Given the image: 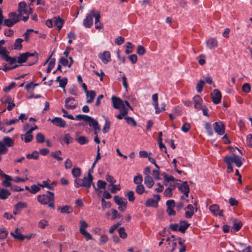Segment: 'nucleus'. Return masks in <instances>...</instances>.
Here are the masks:
<instances>
[{
  "instance_id": "obj_7",
  "label": "nucleus",
  "mask_w": 252,
  "mask_h": 252,
  "mask_svg": "<svg viewBox=\"0 0 252 252\" xmlns=\"http://www.w3.org/2000/svg\"><path fill=\"white\" fill-rule=\"evenodd\" d=\"M86 122H89V125L90 127H92L94 130V134H97V131H100V126L97 121L94 120L93 118L88 116L87 118Z\"/></svg>"
},
{
  "instance_id": "obj_3",
  "label": "nucleus",
  "mask_w": 252,
  "mask_h": 252,
  "mask_svg": "<svg viewBox=\"0 0 252 252\" xmlns=\"http://www.w3.org/2000/svg\"><path fill=\"white\" fill-rule=\"evenodd\" d=\"M38 201L43 205L48 204V207L55 209L54 193L53 192L47 191V194H39L37 196Z\"/></svg>"
},
{
  "instance_id": "obj_13",
  "label": "nucleus",
  "mask_w": 252,
  "mask_h": 252,
  "mask_svg": "<svg viewBox=\"0 0 252 252\" xmlns=\"http://www.w3.org/2000/svg\"><path fill=\"white\" fill-rule=\"evenodd\" d=\"M98 57L105 64H107L111 60V55L109 51H104L103 53L99 54Z\"/></svg>"
},
{
  "instance_id": "obj_17",
  "label": "nucleus",
  "mask_w": 252,
  "mask_h": 252,
  "mask_svg": "<svg viewBox=\"0 0 252 252\" xmlns=\"http://www.w3.org/2000/svg\"><path fill=\"white\" fill-rule=\"evenodd\" d=\"M27 4L25 1H21L18 4V12L20 15H21L22 13L28 14V11L26 9Z\"/></svg>"
},
{
  "instance_id": "obj_16",
  "label": "nucleus",
  "mask_w": 252,
  "mask_h": 252,
  "mask_svg": "<svg viewBox=\"0 0 252 252\" xmlns=\"http://www.w3.org/2000/svg\"><path fill=\"white\" fill-rule=\"evenodd\" d=\"M193 99L194 103V108L196 109H200L201 107L202 106H201V103L202 102V98L200 96L196 95L193 97Z\"/></svg>"
},
{
  "instance_id": "obj_24",
  "label": "nucleus",
  "mask_w": 252,
  "mask_h": 252,
  "mask_svg": "<svg viewBox=\"0 0 252 252\" xmlns=\"http://www.w3.org/2000/svg\"><path fill=\"white\" fill-rule=\"evenodd\" d=\"M10 234L13 236L15 239L23 241L26 237L20 233L18 228L15 229L14 232H11Z\"/></svg>"
},
{
  "instance_id": "obj_23",
  "label": "nucleus",
  "mask_w": 252,
  "mask_h": 252,
  "mask_svg": "<svg viewBox=\"0 0 252 252\" xmlns=\"http://www.w3.org/2000/svg\"><path fill=\"white\" fill-rule=\"evenodd\" d=\"M100 14L99 11H97V15L95 19V28L100 31L103 28L102 24L100 22Z\"/></svg>"
},
{
  "instance_id": "obj_26",
  "label": "nucleus",
  "mask_w": 252,
  "mask_h": 252,
  "mask_svg": "<svg viewBox=\"0 0 252 252\" xmlns=\"http://www.w3.org/2000/svg\"><path fill=\"white\" fill-rule=\"evenodd\" d=\"M21 16L19 14H17L15 12H12L8 14L9 18L12 20V22H14L15 24L17 23L19 21V17Z\"/></svg>"
},
{
  "instance_id": "obj_50",
  "label": "nucleus",
  "mask_w": 252,
  "mask_h": 252,
  "mask_svg": "<svg viewBox=\"0 0 252 252\" xmlns=\"http://www.w3.org/2000/svg\"><path fill=\"white\" fill-rule=\"evenodd\" d=\"M59 63L64 66L69 67V61L68 60L64 57H61L59 59Z\"/></svg>"
},
{
  "instance_id": "obj_61",
  "label": "nucleus",
  "mask_w": 252,
  "mask_h": 252,
  "mask_svg": "<svg viewBox=\"0 0 252 252\" xmlns=\"http://www.w3.org/2000/svg\"><path fill=\"white\" fill-rule=\"evenodd\" d=\"M0 56L2 59L7 61L9 56L6 54V49H2V50H0Z\"/></svg>"
},
{
  "instance_id": "obj_58",
  "label": "nucleus",
  "mask_w": 252,
  "mask_h": 252,
  "mask_svg": "<svg viewBox=\"0 0 252 252\" xmlns=\"http://www.w3.org/2000/svg\"><path fill=\"white\" fill-rule=\"evenodd\" d=\"M142 181H143V178H142V175H138L134 177L133 182L135 184L140 185V184H141Z\"/></svg>"
},
{
  "instance_id": "obj_21",
  "label": "nucleus",
  "mask_w": 252,
  "mask_h": 252,
  "mask_svg": "<svg viewBox=\"0 0 252 252\" xmlns=\"http://www.w3.org/2000/svg\"><path fill=\"white\" fill-rule=\"evenodd\" d=\"M217 40L213 38L209 39L206 41L207 47L210 49H214L218 46Z\"/></svg>"
},
{
  "instance_id": "obj_51",
  "label": "nucleus",
  "mask_w": 252,
  "mask_h": 252,
  "mask_svg": "<svg viewBox=\"0 0 252 252\" xmlns=\"http://www.w3.org/2000/svg\"><path fill=\"white\" fill-rule=\"evenodd\" d=\"M102 209L105 210L106 208H110L111 207V203L109 201H106L104 198L101 199Z\"/></svg>"
},
{
  "instance_id": "obj_36",
  "label": "nucleus",
  "mask_w": 252,
  "mask_h": 252,
  "mask_svg": "<svg viewBox=\"0 0 252 252\" xmlns=\"http://www.w3.org/2000/svg\"><path fill=\"white\" fill-rule=\"evenodd\" d=\"M26 53L21 54L18 57L17 62L19 63H26L28 60Z\"/></svg>"
},
{
  "instance_id": "obj_33",
  "label": "nucleus",
  "mask_w": 252,
  "mask_h": 252,
  "mask_svg": "<svg viewBox=\"0 0 252 252\" xmlns=\"http://www.w3.org/2000/svg\"><path fill=\"white\" fill-rule=\"evenodd\" d=\"M209 210L214 216H217V214L220 211V208L218 205L213 204L209 207Z\"/></svg>"
},
{
  "instance_id": "obj_19",
  "label": "nucleus",
  "mask_w": 252,
  "mask_h": 252,
  "mask_svg": "<svg viewBox=\"0 0 252 252\" xmlns=\"http://www.w3.org/2000/svg\"><path fill=\"white\" fill-rule=\"evenodd\" d=\"M190 224L188 223L186 220H181L180 222L178 231L184 233L186 230L189 227Z\"/></svg>"
},
{
  "instance_id": "obj_37",
  "label": "nucleus",
  "mask_w": 252,
  "mask_h": 252,
  "mask_svg": "<svg viewBox=\"0 0 252 252\" xmlns=\"http://www.w3.org/2000/svg\"><path fill=\"white\" fill-rule=\"evenodd\" d=\"M204 127L206 129L209 136H212L213 135L214 132L212 128V126L209 123H205Z\"/></svg>"
},
{
  "instance_id": "obj_35",
  "label": "nucleus",
  "mask_w": 252,
  "mask_h": 252,
  "mask_svg": "<svg viewBox=\"0 0 252 252\" xmlns=\"http://www.w3.org/2000/svg\"><path fill=\"white\" fill-rule=\"evenodd\" d=\"M56 59L52 58L49 62L47 68L46 69V72L49 73L51 72L52 69L54 68L55 65Z\"/></svg>"
},
{
  "instance_id": "obj_8",
  "label": "nucleus",
  "mask_w": 252,
  "mask_h": 252,
  "mask_svg": "<svg viewBox=\"0 0 252 252\" xmlns=\"http://www.w3.org/2000/svg\"><path fill=\"white\" fill-rule=\"evenodd\" d=\"M214 129L219 135H222L225 132V125L220 121L216 122L213 125Z\"/></svg>"
},
{
  "instance_id": "obj_42",
  "label": "nucleus",
  "mask_w": 252,
  "mask_h": 252,
  "mask_svg": "<svg viewBox=\"0 0 252 252\" xmlns=\"http://www.w3.org/2000/svg\"><path fill=\"white\" fill-rule=\"evenodd\" d=\"M204 83L205 81L202 80H200L198 81L196 86V90L198 93H201L202 91Z\"/></svg>"
},
{
  "instance_id": "obj_1",
  "label": "nucleus",
  "mask_w": 252,
  "mask_h": 252,
  "mask_svg": "<svg viewBox=\"0 0 252 252\" xmlns=\"http://www.w3.org/2000/svg\"><path fill=\"white\" fill-rule=\"evenodd\" d=\"M245 159L240 156L233 154L232 156H226L223 158V161L227 165V171L228 173L233 171L232 163H234L236 166L239 168L243 164V161Z\"/></svg>"
},
{
  "instance_id": "obj_59",
  "label": "nucleus",
  "mask_w": 252,
  "mask_h": 252,
  "mask_svg": "<svg viewBox=\"0 0 252 252\" xmlns=\"http://www.w3.org/2000/svg\"><path fill=\"white\" fill-rule=\"evenodd\" d=\"M8 152V149L2 142L0 141V154H4Z\"/></svg>"
},
{
  "instance_id": "obj_10",
  "label": "nucleus",
  "mask_w": 252,
  "mask_h": 252,
  "mask_svg": "<svg viewBox=\"0 0 252 252\" xmlns=\"http://www.w3.org/2000/svg\"><path fill=\"white\" fill-rule=\"evenodd\" d=\"M213 102L215 104L220 103L221 98V94L220 92L218 90H214L213 93L211 94Z\"/></svg>"
},
{
  "instance_id": "obj_30",
  "label": "nucleus",
  "mask_w": 252,
  "mask_h": 252,
  "mask_svg": "<svg viewBox=\"0 0 252 252\" xmlns=\"http://www.w3.org/2000/svg\"><path fill=\"white\" fill-rule=\"evenodd\" d=\"M26 54H27L26 55H27L28 58L30 57H34V60L33 62L32 63H29V65H33V64H35L37 62L38 54L36 53V52L34 51L33 53L26 52Z\"/></svg>"
},
{
  "instance_id": "obj_11",
  "label": "nucleus",
  "mask_w": 252,
  "mask_h": 252,
  "mask_svg": "<svg viewBox=\"0 0 252 252\" xmlns=\"http://www.w3.org/2000/svg\"><path fill=\"white\" fill-rule=\"evenodd\" d=\"M178 187L180 191L182 192L186 197H188L189 188L187 181H184L183 183L179 184Z\"/></svg>"
},
{
  "instance_id": "obj_15",
  "label": "nucleus",
  "mask_w": 252,
  "mask_h": 252,
  "mask_svg": "<svg viewBox=\"0 0 252 252\" xmlns=\"http://www.w3.org/2000/svg\"><path fill=\"white\" fill-rule=\"evenodd\" d=\"M54 25L60 31L63 27L64 23L63 19H61L59 16L55 17L53 18Z\"/></svg>"
},
{
  "instance_id": "obj_48",
  "label": "nucleus",
  "mask_w": 252,
  "mask_h": 252,
  "mask_svg": "<svg viewBox=\"0 0 252 252\" xmlns=\"http://www.w3.org/2000/svg\"><path fill=\"white\" fill-rule=\"evenodd\" d=\"M2 24L7 27H11L15 24L14 22H12L11 20L8 18L4 19V20H3V23Z\"/></svg>"
},
{
  "instance_id": "obj_55",
  "label": "nucleus",
  "mask_w": 252,
  "mask_h": 252,
  "mask_svg": "<svg viewBox=\"0 0 252 252\" xmlns=\"http://www.w3.org/2000/svg\"><path fill=\"white\" fill-rule=\"evenodd\" d=\"M125 47L126 48V54H129L132 52V49L133 46L132 45V44L130 42H128L126 43V44L125 45Z\"/></svg>"
},
{
  "instance_id": "obj_25",
  "label": "nucleus",
  "mask_w": 252,
  "mask_h": 252,
  "mask_svg": "<svg viewBox=\"0 0 252 252\" xmlns=\"http://www.w3.org/2000/svg\"><path fill=\"white\" fill-rule=\"evenodd\" d=\"M144 184L149 188H151L154 184V182L150 176L147 175L144 178Z\"/></svg>"
},
{
  "instance_id": "obj_2",
  "label": "nucleus",
  "mask_w": 252,
  "mask_h": 252,
  "mask_svg": "<svg viewBox=\"0 0 252 252\" xmlns=\"http://www.w3.org/2000/svg\"><path fill=\"white\" fill-rule=\"evenodd\" d=\"M93 170L90 169L88 171L87 177H84L82 179H76L74 181V186L76 188L80 187H85L87 189V191L89 192V189L91 188L94 179L93 176L92 175V173Z\"/></svg>"
},
{
  "instance_id": "obj_27",
  "label": "nucleus",
  "mask_w": 252,
  "mask_h": 252,
  "mask_svg": "<svg viewBox=\"0 0 252 252\" xmlns=\"http://www.w3.org/2000/svg\"><path fill=\"white\" fill-rule=\"evenodd\" d=\"M10 192L6 189H0V199L5 200L10 195Z\"/></svg>"
},
{
  "instance_id": "obj_20",
  "label": "nucleus",
  "mask_w": 252,
  "mask_h": 252,
  "mask_svg": "<svg viewBox=\"0 0 252 252\" xmlns=\"http://www.w3.org/2000/svg\"><path fill=\"white\" fill-rule=\"evenodd\" d=\"M86 96L87 97L86 103H91L94 101V99L96 96V92L93 90L89 91V92H87Z\"/></svg>"
},
{
  "instance_id": "obj_32",
  "label": "nucleus",
  "mask_w": 252,
  "mask_h": 252,
  "mask_svg": "<svg viewBox=\"0 0 252 252\" xmlns=\"http://www.w3.org/2000/svg\"><path fill=\"white\" fill-rule=\"evenodd\" d=\"M23 41V39L22 38H17L16 39L14 45V48L15 50H20L22 48V42Z\"/></svg>"
},
{
  "instance_id": "obj_60",
  "label": "nucleus",
  "mask_w": 252,
  "mask_h": 252,
  "mask_svg": "<svg viewBox=\"0 0 252 252\" xmlns=\"http://www.w3.org/2000/svg\"><path fill=\"white\" fill-rule=\"evenodd\" d=\"M146 53V50L145 48L141 45H138L137 46V53L140 55L142 56L144 55Z\"/></svg>"
},
{
  "instance_id": "obj_45",
  "label": "nucleus",
  "mask_w": 252,
  "mask_h": 252,
  "mask_svg": "<svg viewBox=\"0 0 252 252\" xmlns=\"http://www.w3.org/2000/svg\"><path fill=\"white\" fill-rule=\"evenodd\" d=\"M36 139L37 142L42 143L45 141V137L42 133L39 132L36 134Z\"/></svg>"
},
{
  "instance_id": "obj_53",
  "label": "nucleus",
  "mask_w": 252,
  "mask_h": 252,
  "mask_svg": "<svg viewBox=\"0 0 252 252\" xmlns=\"http://www.w3.org/2000/svg\"><path fill=\"white\" fill-rule=\"evenodd\" d=\"M119 233L120 237L122 239H125L127 237V234L125 231V229L123 227H121L119 228Z\"/></svg>"
},
{
  "instance_id": "obj_63",
  "label": "nucleus",
  "mask_w": 252,
  "mask_h": 252,
  "mask_svg": "<svg viewBox=\"0 0 252 252\" xmlns=\"http://www.w3.org/2000/svg\"><path fill=\"white\" fill-rule=\"evenodd\" d=\"M190 128V125L189 124V123H184L182 127H181V130L184 132H187L189 131V130Z\"/></svg>"
},
{
  "instance_id": "obj_64",
  "label": "nucleus",
  "mask_w": 252,
  "mask_h": 252,
  "mask_svg": "<svg viewBox=\"0 0 252 252\" xmlns=\"http://www.w3.org/2000/svg\"><path fill=\"white\" fill-rule=\"evenodd\" d=\"M246 143L247 145L250 147H252V134H249L247 136Z\"/></svg>"
},
{
  "instance_id": "obj_9",
  "label": "nucleus",
  "mask_w": 252,
  "mask_h": 252,
  "mask_svg": "<svg viewBox=\"0 0 252 252\" xmlns=\"http://www.w3.org/2000/svg\"><path fill=\"white\" fill-rule=\"evenodd\" d=\"M111 100L113 107L115 109H120L124 105V102L120 97L113 95L111 97Z\"/></svg>"
},
{
  "instance_id": "obj_62",
  "label": "nucleus",
  "mask_w": 252,
  "mask_h": 252,
  "mask_svg": "<svg viewBox=\"0 0 252 252\" xmlns=\"http://www.w3.org/2000/svg\"><path fill=\"white\" fill-rule=\"evenodd\" d=\"M31 188V189L30 190V191L33 194H35L40 189V186H36L35 185H32Z\"/></svg>"
},
{
  "instance_id": "obj_29",
  "label": "nucleus",
  "mask_w": 252,
  "mask_h": 252,
  "mask_svg": "<svg viewBox=\"0 0 252 252\" xmlns=\"http://www.w3.org/2000/svg\"><path fill=\"white\" fill-rule=\"evenodd\" d=\"M74 100H75L74 97H69L66 98V99L65 100V108H66L67 109H71L72 110L74 109L77 106L76 105H69L68 104V103L70 102V101H71V100L74 101Z\"/></svg>"
},
{
  "instance_id": "obj_22",
  "label": "nucleus",
  "mask_w": 252,
  "mask_h": 252,
  "mask_svg": "<svg viewBox=\"0 0 252 252\" xmlns=\"http://www.w3.org/2000/svg\"><path fill=\"white\" fill-rule=\"evenodd\" d=\"M58 210H60L61 213L62 214H70L73 212V208L68 205H65L63 207H59Z\"/></svg>"
},
{
  "instance_id": "obj_39",
  "label": "nucleus",
  "mask_w": 252,
  "mask_h": 252,
  "mask_svg": "<svg viewBox=\"0 0 252 252\" xmlns=\"http://www.w3.org/2000/svg\"><path fill=\"white\" fill-rule=\"evenodd\" d=\"M124 119L126 120L128 125H131L133 126H136L137 123L132 117L126 116L125 117Z\"/></svg>"
},
{
  "instance_id": "obj_52",
  "label": "nucleus",
  "mask_w": 252,
  "mask_h": 252,
  "mask_svg": "<svg viewBox=\"0 0 252 252\" xmlns=\"http://www.w3.org/2000/svg\"><path fill=\"white\" fill-rule=\"evenodd\" d=\"M24 141L26 143H29L32 141L33 138V136H32L31 133H29V131H27L25 134Z\"/></svg>"
},
{
  "instance_id": "obj_4",
  "label": "nucleus",
  "mask_w": 252,
  "mask_h": 252,
  "mask_svg": "<svg viewBox=\"0 0 252 252\" xmlns=\"http://www.w3.org/2000/svg\"><path fill=\"white\" fill-rule=\"evenodd\" d=\"M97 11L94 8L90 10L89 13L86 15V18L83 21V24L85 27L87 28L91 27L93 24V18H94V20L95 19Z\"/></svg>"
},
{
  "instance_id": "obj_6",
  "label": "nucleus",
  "mask_w": 252,
  "mask_h": 252,
  "mask_svg": "<svg viewBox=\"0 0 252 252\" xmlns=\"http://www.w3.org/2000/svg\"><path fill=\"white\" fill-rule=\"evenodd\" d=\"M153 198H148L145 203L147 207H153L157 208L158 207V202L160 200V196L159 194H154Z\"/></svg>"
},
{
  "instance_id": "obj_38",
  "label": "nucleus",
  "mask_w": 252,
  "mask_h": 252,
  "mask_svg": "<svg viewBox=\"0 0 252 252\" xmlns=\"http://www.w3.org/2000/svg\"><path fill=\"white\" fill-rule=\"evenodd\" d=\"M76 140L80 145H84L85 144H87L89 142L88 139L84 136H79L76 139Z\"/></svg>"
},
{
  "instance_id": "obj_49",
  "label": "nucleus",
  "mask_w": 252,
  "mask_h": 252,
  "mask_svg": "<svg viewBox=\"0 0 252 252\" xmlns=\"http://www.w3.org/2000/svg\"><path fill=\"white\" fill-rule=\"evenodd\" d=\"M175 187V186H173L172 188L169 187L166 189L164 191V196L166 197H171L172 195V190Z\"/></svg>"
},
{
  "instance_id": "obj_41",
  "label": "nucleus",
  "mask_w": 252,
  "mask_h": 252,
  "mask_svg": "<svg viewBox=\"0 0 252 252\" xmlns=\"http://www.w3.org/2000/svg\"><path fill=\"white\" fill-rule=\"evenodd\" d=\"M26 157L28 159H37L39 158V153L37 151H34L32 154H29L27 155Z\"/></svg>"
},
{
  "instance_id": "obj_34",
  "label": "nucleus",
  "mask_w": 252,
  "mask_h": 252,
  "mask_svg": "<svg viewBox=\"0 0 252 252\" xmlns=\"http://www.w3.org/2000/svg\"><path fill=\"white\" fill-rule=\"evenodd\" d=\"M62 154L61 151L60 150L56 151L55 152L51 153V156L56 159L58 161H61L63 160V158L60 156Z\"/></svg>"
},
{
  "instance_id": "obj_44",
  "label": "nucleus",
  "mask_w": 252,
  "mask_h": 252,
  "mask_svg": "<svg viewBox=\"0 0 252 252\" xmlns=\"http://www.w3.org/2000/svg\"><path fill=\"white\" fill-rule=\"evenodd\" d=\"M27 207V205L26 203L23 202H19L15 205V209L16 210H19L23 208H26Z\"/></svg>"
},
{
  "instance_id": "obj_43",
  "label": "nucleus",
  "mask_w": 252,
  "mask_h": 252,
  "mask_svg": "<svg viewBox=\"0 0 252 252\" xmlns=\"http://www.w3.org/2000/svg\"><path fill=\"white\" fill-rule=\"evenodd\" d=\"M88 227V224L87 223L85 220H81L80 221V232L81 233L83 231H86V228Z\"/></svg>"
},
{
  "instance_id": "obj_14",
  "label": "nucleus",
  "mask_w": 252,
  "mask_h": 252,
  "mask_svg": "<svg viewBox=\"0 0 252 252\" xmlns=\"http://www.w3.org/2000/svg\"><path fill=\"white\" fill-rule=\"evenodd\" d=\"M0 176L4 178V180L2 182V186H4L5 187H9L11 186L10 182L13 180L11 177L7 175L5 173L2 174Z\"/></svg>"
},
{
  "instance_id": "obj_18",
  "label": "nucleus",
  "mask_w": 252,
  "mask_h": 252,
  "mask_svg": "<svg viewBox=\"0 0 252 252\" xmlns=\"http://www.w3.org/2000/svg\"><path fill=\"white\" fill-rule=\"evenodd\" d=\"M152 100L153 101V106L156 110L155 113L156 114H159L160 113L159 108L158 107V94H155L152 95Z\"/></svg>"
},
{
  "instance_id": "obj_5",
  "label": "nucleus",
  "mask_w": 252,
  "mask_h": 252,
  "mask_svg": "<svg viewBox=\"0 0 252 252\" xmlns=\"http://www.w3.org/2000/svg\"><path fill=\"white\" fill-rule=\"evenodd\" d=\"M114 200L115 203L119 205L118 210L121 212H124L126 209L127 202L126 199L120 197L118 195H115L114 197Z\"/></svg>"
},
{
  "instance_id": "obj_31",
  "label": "nucleus",
  "mask_w": 252,
  "mask_h": 252,
  "mask_svg": "<svg viewBox=\"0 0 252 252\" xmlns=\"http://www.w3.org/2000/svg\"><path fill=\"white\" fill-rule=\"evenodd\" d=\"M2 142L7 147H11L14 145L13 140L9 137H4Z\"/></svg>"
},
{
  "instance_id": "obj_28",
  "label": "nucleus",
  "mask_w": 252,
  "mask_h": 252,
  "mask_svg": "<svg viewBox=\"0 0 252 252\" xmlns=\"http://www.w3.org/2000/svg\"><path fill=\"white\" fill-rule=\"evenodd\" d=\"M162 175L163 176L164 179V185L167 186V184L165 183L166 182H169L170 181L174 182L175 181L181 182L180 180H176L175 178L172 176H168L165 173H163Z\"/></svg>"
},
{
  "instance_id": "obj_56",
  "label": "nucleus",
  "mask_w": 252,
  "mask_h": 252,
  "mask_svg": "<svg viewBox=\"0 0 252 252\" xmlns=\"http://www.w3.org/2000/svg\"><path fill=\"white\" fill-rule=\"evenodd\" d=\"M125 195L130 202H132L135 199L134 192L132 190L128 191Z\"/></svg>"
},
{
  "instance_id": "obj_12",
  "label": "nucleus",
  "mask_w": 252,
  "mask_h": 252,
  "mask_svg": "<svg viewBox=\"0 0 252 252\" xmlns=\"http://www.w3.org/2000/svg\"><path fill=\"white\" fill-rule=\"evenodd\" d=\"M51 122L53 125L60 127H65L66 126V122L60 117H55L51 120Z\"/></svg>"
},
{
  "instance_id": "obj_54",
  "label": "nucleus",
  "mask_w": 252,
  "mask_h": 252,
  "mask_svg": "<svg viewBox=\"0 0 252 252\" xmlns=\"http://www.w3.org/2000/svg\"><path fill=\"white\" fill-rule=\"evenodd\" d=\"M135 190L138 194H142L145 191V188L142 184L137 185Z\"/></svg>"
},
{
  "instance_id": "obj_47",
  "label": "nucleus",
  "mask_w": 252,
  "mask_h": 252,
  "mask_svg": "<svg viewBox=\"0 0 252 252\" xmlns=\"http://www.w3.org/2000/svg\"><path fill=\"white\" fill-rule=\"evenodd\" d=\"M242 225L243 224L241 221H237L236 220H235L233 224V228L236 231H238L241 228Z\"/></svg>"
},
{
  "instance_id": "obj_40",
  "label": "nucleus",
  "mask_w": 252,
  "mask_h": 252,
  "mask_svg": "<svg viewBox=\"0 0 252 252\" xmlns=\"http://www.w3.org/2000/svg\"><path fill=\"white\" fill-rule=\"evenodd\" d=\"M111 126V122L107 119H105V123L103 126L102 131L103 133H106L108 132Z\"/></svg>"
},
{
  "instance_id": "obj_46",
  "label": "nucleus",
  "mask_w": 252,
  "mask_h": 252,
  "mask_svg": "<svg viewBox=\"0 0 252 252\" xmlns=\"http://www.w3.org/2000/svg\"><path fill=\"white\" fill-rule=\"evenodd\" d=\"M81 173V169L79 168H73L72 170V174L74 177H78L80 176Z\"/></svg>"
},
{
  "instance_id": "obj_57",
  "label": "nucleus",
  "mask_w": 252,
  "mask_h": 252,
  "mask_svg": "<svg viewBox=\"0 0 252 252\" xmlns=\"http://www.w3.org/2000/svg\"><path fill=\"white\" fill-rule=\"evenodd\" d=\"M64 140L67 145L70 143H72L73 141V138L70 135L69 133L65 134L64 136Z\"/></svg>"
}]
</instances>
